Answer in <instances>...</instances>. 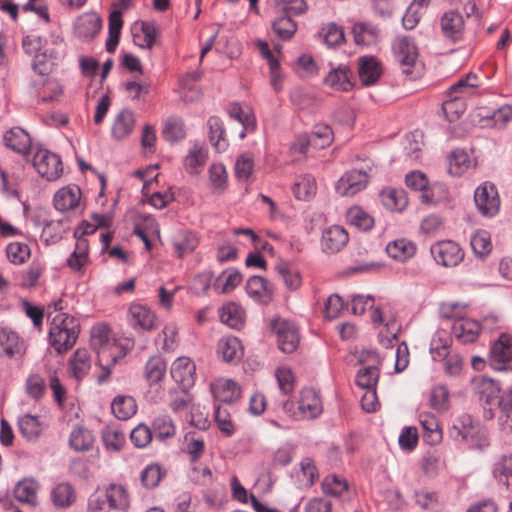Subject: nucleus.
<instances>
[{
    "instance_id": "f257e3e1",
    "label": "nucleus",
    "mask_w": 512,
    "mask_h": 512,
    "mask_svg": "<svg viewBox=\"0 0 512 512\" xmlns=\"http://www.w3.org/2000/svg\"><path fill=\"white\" fill-rule=\"evenodd\" d=\"M91 345L98 355V364L105 372L99 376L102 383L110 375L115 363L126 355L113 337L111 329L105 324H97L91 330Z\"/></svg>"
},
{
    "instance_id": "f03ea898",
    "label": "nucleus",
    "mask_w": 512,
    "mask_h": 512,
    "mask_svg": "<svg viewBox=\"0 0 512 512\" xmlns=\"http://www.w3.org/2000/svg\"><path fill=\"white\" fill-rule=\"evenodd\" d=\"M80 332L77 318L67 313H58L50 323L49 344L58 353H64L76 343Z\"/></svg>"
},
{
    "instance_id": "7ed1b4c3",
    "label": "nucleus",
    "mask_w": 512,
    "mask_h": 512,
    "mask_svg": "<svg viewBox=\"0 0 512 512\" xmlns=\"http://www.w3.org/2000/svg\"><path fill=\"white\" fill-rule=\"evenodd\" d=\"M368 313L369 320L374 328L381 325L385 326L387 334L384 335L383 331L378 334L379 341L388 346L392 340L396 339L399 328L394 320L385 322L383 312L380 306L375 305V299L371 295H354V315H364Z\"/></svg>"
},
{
    "instance_id": "20e7f679",
    "label": "nucleus",
    "mask_w": 512,
    "mask_h": 512,
    "mask_svg": "<svg viewBox=\"0 0 512 512\" xmlns=\"http://www.w3.org/2000/svg\"><path fill=\"white\" fill-rule=\"evenodd\" d=\"M478 86V78L475 74L469 73L461 77L447 91L448 99L443 103V111L449 121H454L465 111L464 98L472 94Z\"/></svg>"
},
{
    "instance_id": "39448f33",
    "label": "nucleus",
    "mask_w": 512,
    "mask_h": 512,
    "mask_svg": "<svg viewBox=\"0 0 512 512\" xmlns=\"http://www.w3.org/2000/svg\"><path fill=\"white\" fill-rule=\"evenodd\" d=\"M358 360L362 367L356 375L357 386L361 389L376 388L382 363L380 356L375 350L368 349L362 351Z\"/></svg>"
},
{
    "instance_id": "423d86ee",
    "label": "nucleus",
    "mask_w": 512,
    "mask_h": 512,
    "mask_svg": "<svg viewBox=\"0 0 512 512\" xmlns=\"http://www.w3.org/2000/svg\"><path fill=\"white\" fill-rule=\"evenodd\" d=\"M271 330L277 338L279 349L287 354L293 353L300 342L296 325L289 320L277 318L271 321Z\"/></svg>"
},
{
    "instance_id": "0eeeda50",
    "label": "nucleus",
    "mask_w": 512,
    "mask_h": 512,
    "mask_svg": "<svg viewBox=\"0 0 512 512\" xmlns=\"http://www.w3.org/2000/svg\"><path fill=\"white\" fill-rule=\"evenodd\" d=\"M489 364L496 371H512V336L499 335L489 352Z\"/></svg>"
},
{
    "instance_id": "6e6552de",
    "label": "nucleus",
    "mask_w": 512,
    "mask_h": 512,
    "mask_svg": "<svg viewBox=\"0 0 512 512\" xmlns=\"http://www.w3.org/2000/svg\"><path fill=\"white\" fill-rule=\"evenodd\" d=\"M127 323L136 332H150L158 327V316L148 306L135 302L128 307Z\"/></svg>"
},
{
    "instance_id": "1a4fd4ad",
    "label": "nucleus",
    "mask_w": 512,
    "mask_h": 512,
    "mask_svg": "<svg viewBox=\"0 0 512 512\" xmlns=\"http://www.w3.org/2000/svg\"><path fill=\"white\" fill-rule=\"evenodd\" d=\"M33 166L39 175L48 181L58 179L63 173L60 157L45 148L37 149L33 157Z\"/></svg>"
},
{
    "instance_id": "9d476101",
    "label": "nucleus",
    "mask_w": 512,
    "mask_h": 512,
    "mask_svg": "<svg viewBox=\"0 0 512 512\" xmlns=\"http://www.w3.org/2000/svg\"><path fill=\"white\" fill-rule=\"evenodd\" d=\"M474 202L478 212L485 217H494L500 209V198L494 184L484 182L474 193Z\"/></svg>"
},
{
    "instance_id": "9b49d317",
    "label": "nucleus",
    "mask_w": 512,
    "mask_h": 512,
    "mask_svg": "<svg viewBox=\"0 0 512 512\" xmlns=\"http://www.w3.org/2000/svg\"><path fill=\"white\" fill-rule=\"evenodd\" d=\"M438 28L446 41L457 43L464 38L465 18L459 11L448 10L440 16Z\"/></svg>"
},
{
    "instance_id": "f8f14e48",
    "label": "nucleus",
    "mask_w": 512,
    "mask_h": 512,
    "mask_svg": "<svg viewBox=\"0 0 512 512\" xmlns=\"http://www.w3.org/2000/svg\"><path fill=\"white\" fill-rule=\"evenodd\" d=\"M394 56L399 63L403 74L411 76L412 68L416 64L418 52L412 39L398 37L393 43Z\"/></svg>"
},
{
    "instance_id": "ddd939ff",
    "label": "nucleus",
    "mask_w": 512,
    "mask_h": 512,
    "mask_svg": "<svg viewBox=\"0 0 512 512\" xmlns=\"http://www.w3.org/2000/svg\"><path fill=\"white\" fill-rule=\"evenodd\" d=\"M435 261L445 267L457 266L464 258L460 246L453 241H441L431 246Z\"/></svg>"
},
{
    "instance_id": "4468645a",
    "label": "nucleus",
    "mask_w": 512,
    "mask_h": 512,
    "mask_svg": "<svg viewBox=\"0 0 512 512\" xmlns=\"http://www.w3.org/2000/svg\"><path fill=\"white\" fill-rule=\"evenodd\" d=\"M405 183L409 188L421 192L420 200L422 203L434 204L437 202L435 190L440 189V187H429V181L423 172L418 170L411 171L406 175Z\"/></svg>"
},
{
    "instance_id": "2eb2a0df",
    "label": "nucleus",
    "mask_w": 512,
    "mask_h": 512,
    "mask_svg": "<svg viewBox=\"0 0 512 512\" xmlns=\"http://www.w3.org/2000/svg\"><path fill=\"white\" fill-rule=\"evenodd\" d=\"M349 241L348 232L339 225H332L322 232L321 248L325 253L340 251Z\"/></svg>"
},
{
    "instance_id": "dca6fc26",
    "label": "nucleus",
    "mask_w": 512,
    "mask_h": 512,
    "mask_svg": "<svg viewBox=\"0 0 512 512\" xmlns=\"http://www.w3.org/2000/svg\"><path fill=\"white\" fill-rule=\"evenodd\" d=\"M17 426L20 434L30 442H35L46 429L47 424L44 419L38 415L24 413L17 419Z\"/></svg>"
},
{
    "instance_id": "f3484780",
    "label": "nucleus",
    "mask_w": 512,
    "mask_h": 512,
    "mask_svg": "<svg viewBox=\"0 0 512 512\" xmlns=\"http://www.w3.org/2000/svg\"><path fill=\"white\" fill-rule=\"evenodd\" d=\"M81 190L70 184L59 189L53 198V205L60 212L75 211L80 206Z\"/></svg>"
},
{
    "instance_id": "a211bd4d",
    "label": "nucleus",
    "mask_w": 512,
    "mask_h": 512,
    "mask_svg": "<svg viewBox=\"0 0 512 512\" xmlns=\"http://www.w3.org/2000/svg\"><path fill=\"white\" fill-rule=\"evenodd\" d=\"M493 479L506 491H512V454L499 455L491 465Z\"/></svg>"
},
{
    "instance_id": "6ab92c4d",
    "label": "nucleus",
    "mask_w": 512,
    "mask_h": 512,
    "mask_svg": "<svg viewBox=\"0 0 512 512\" xmlns=\"http://www.w3.org/2000/svg\"><path fill=\"white\" fill-rule=\"evenodd\" d=\"M25 352L24 341L13 330L0 327V357L14 358Z\"/></svg>"
},
{
    "instance_id": "aec40b11",
    "label": "nucleus",
    "mask_w": 512,
    "mask_h": 512,
    "mask_svg": "<svg viewBox=\"0 0 512 512\" xmlns=\"http://www.w3.org/2000/svg\"><path fill=\"white\" fill-rule=\"evenodd\" d=\"M382 75L380 61L374 56H361L358 59V77L362 86L374 85Z\"/></svg>"
},
{
    "instance_id": "412c9836",
    "label": "nucleus",
    "mask_w": 512,
    "mask_h": 512,
    "mask_svg": "<svg viewBox=\"0 0 512 512\" xmlns=\"http://www.w3.org/2000/svg\"><path fill=\"white\" fill-rule=\"evenodd\" d=\"M195 364L188 357L177 358L171 366V376L179 383L183 389L194 385L195 382Z\"/></svg>"
},
{
    "instance_id": "4be33fe9",
    "label": "nucleus",
    "mask_w": 512,
    "mask_h": 512,
    "mask_svg": "<svg viewBox=\"0 0 512 512\" xmlns=\"http://www.w3.org/2000/svg\"><path fill=\"white\" fill-rule=\"evenodd\" d=\"M376 173V166L370 158H354V193L363 191Z\"/></svg>"
},
{
    "instance_id": "5701e85b",
    "label": "nucleus",
    "mask_w": 512,
    "mask_h": 512,
    "mask_svg": "<svg viewBox=\"0 0 512 512\" xmlns=\"http://www.w3.org/2000/svg\"><path fill=\"white\" fill-rule=\"evenodd\" d=\"M298 409L302 418L313 419L318 417L323 410L318 393L312 388L303 389L301 391Z\"/></svg>"
},
{
    "instance_id": "b1692460",
    "label": "nucleus",
    "mask_w": 512,
    "mask_h": 512,
    "mask_svg": "<svg viewBox=\"0 0 512 512\" xmlns=\"http://www.w3.org/2000/svg\"><path fill=\"white\" fill-rule=\"evenodd\" d=\"M5 145L16 153L26 155L31 149L30 135L20 127H13L3 135Z\"/></svg>"
},
{
    "instance_id": "393cba45",
    "label": "nucleus",
    "mask_w": 512,
    "mask_h": 512,
    "mask_svg": "<svg viewBox=\"0 0 512 512\" xmlns=\"http://www.w3.org/2000/svg\"><path fill=\"white\" fill-rule=\"evenodd\" d=\"M134 125V113L127 108L120 110L114 117L111 126L112 138L115 140H123L127 138L132 133Z\"/></svg>"
},
{
    "instance_id": "a878e982",
    "label": "nucleus",
    "mask_w": 512,
    "mask_h": 512,
    "mask_svg": "<svg viewBox=\"0 0 512 512\" xmlns=\"http://www.w3.org/2000/svg\"><path fill=\"white\" fill-rule=\"evenodd\" d=\"M213 396L222 403H232L240 398V386L231 379L220 378L211 385Z\"/></svg>"
},
{
    "instance_id": "bb28decb",
    "label": "nucleus",
    "mask_w": 512,
    "mask_h": 512,
    "mask_svg": "<svg viewBox=\"0 0 512 512\" xmlns=\"http://www.w3.org/2000/svg\"><path fill=\"white\" fill-rule=\"evenodd\" d=\"M101 28V20L95 13H84L75 22V34L80 39L93 38Z\"/></svg>"
},
{
    "instance_id": "cd10ccee",
    "label": "nucleus",
    "mask_w": 512,
    "mask_h": 512,
    "mask_svg": "<svg viewBox=\"0 0 512 512\" xmlns=\"http://www.w3.org/2000/svg\"><path fill=\"white\" fill-rule=\"evenodd\" d=\"M472 386L481 401L487 404L492 403L499 396L500 386L492 378L478 376L473 378Z\"/></svg>"
},
{
    "instance_id": "c85d7f7f",
    "label": "nucleus",
    "mask_w": 512,
    "mask_h": 512,
    "mask_svg": "<svg viewBox=\"0 0 512 512\" xmlns=\"http://www.w3.org/2000/svg\"><path fill=\"white\" fill-rule=\"evenodd\" d=\"M249 297L258 302H267L273 295L272 285L261 276H251L246 283Z\"/></svg>"
},
{
    "instance_id": "c756f323",
    "label": "nucleus",
    "mask_w": 512,
    "mask_h": 512,
    "mask_svg": "<svg viewBox=\"0 0 512 512\" xmlns=\"http://www.w3.org/2000/svg\"><path fill=\"white\" fill-rule=\"evenodd\" d=\"M217 354L225 362L238 361L242 357V345L234 336L222 337L217 343Z\"/></svg>"
},
{
    "instance_id": "7c9ffc66",
    "label": "nucleus",
    "mask_w": 512,
    "mask_h": 512,
    "mask_svg": "<svg viewBox=\"0 0 512 512\" xmlns=\"http://www.w3.org/2000/svg\"><path fill=\"white\" fill-rule=\"evenodd\" d=\"M481 330L480 323L472 319H459L452 327L454 336L462 343L474 342Z\"/></svg>"
},
{
    "instance_id": "2f4dec72",
    "label": "nucleus",
    "mask_w": 512,
    "mask_h": 512,
    "mask_svg": "<svg viewBox=\"0 0 512 512\" xmlns=\"http://www.w3.org/2000/svg\"><path fill=\"white\" fill-rule=\"evenodd\" d=\"M167 364L161 355H154L148 359L144 366V378L152 386L159 384L165 377Z\"/></svg>"
},
{
    "instance_id": "473e14b6",
    "label": "nucleus",
    "mask_w": 512,
    "mask_h": 512,
    "mask_svg": "<svg viewBox=\"0 0 512 512\" xmlns=\"http://www.w3.org/2000/svg\"><path fill=\"white\" fill-rule=\"evenodd\" d=\"M38 489L39 484L35 479L24 478L17 482L13 493L17 501L29 505H35L37 502Z\"/></svg>"
},
{
    "instance_id": "72a5a7b5",
    "label": "nucleus",
    "mask_w": 512,
    "mask_h": 512,
    "mask_svg": "<svg viewBox=\"0 0 512 512\" xmlns=\"http://www.w3.org/2000/svg\"><path fill=\"white\" fill-rule=\"evenodd\" d=\"M419 422L423 428V439L430 445H437L442 441V430L438 419L430 413H421Z\"/></svg>"
},
{
    "instance_id": "f704fd0d",
    "label": "nucleus",
    "mask_w": 512,
    "mask_h": 512,
    "mask_svg": "<svg viewBox=\"0 0 512 512\" xmlns=\"http://www.w3.org/2000/svg\"><path fill=\"white\" fill-rule=\"evenodd\" d=\"M173 247L179 258L191 254L198 246L199 240L197 235L189 230L178 231L172 240Z\"/></svg>"
},
{
    "instance_id": "c9c22d12",
    "label": "nucleus",
    "mask_w": 512,
    "mask_h": 512,
    "mask_svg": "<svg viewBox=\"0 0 512 512\" xmlns=\"http://www.w3.org/2000/svg\"><path fill=\"white\" fill-rule=\"evenodd\" d=\"M474 165L473 159L464 149H455L448 156V172L450 175L461 176Z\"/></svg>"
},
{
    "instance_id": "e433bc0d",
    "label": "nucleus",
    "mask_w": 512,
    "mask_h": 512,
    "mask_svg": "<svg viewBox=\"0 0 512 512\" xmlns=\"http://www.w3.org/2000/svg\"><path fill=\"white\" fill-rule=\"evenodd\" d=\"M380 197L383 205L391 211L401 212L408 205L407 194L403 189L385 188Z\"/></svg>"
},
{
    "instance_id": "4c0bfd02",
    "label": "nucleus",
    "mask_w": 512,
    "mask_h": 512,
    "mask_svg": "<svg viewBox=\"0 0 512 512\" xmlns=\"http://www.w3.org/2000/svg\"><path fill=\"white\" fill-rule=\"evenodd\" d=\"M351 77L350 68L340 65L326 76L325 83L334 90L349 91L352 89Z\"/></svg>"
},
{
    "instance_id": "58836bf2",
    "label": "nucleus",
    "mask_w": 512,
    "mask_h": 512,
    "mask_svg": "<svg viewBox=\"0 0 512 512\" xmlns=\"http://www.w3.org/2000/svg\"><path fill=\"white\" fill-rule=\"evenodd\" d=\"M229 115L243 127L239 134L240 138H244L246 132H250L255 129L256 118L249 107H242L239 104H233L230 107Z\"/></svg>"
},
{
    "instance_id": "ea45409f",
    "label": "nucleus",
    "mask_w": 512,
    "mask_h": 512,
    "mask_svg": "<svg viewBox=\"0 0 512 512\" xmlns=\"http://www.w3.org/2000/svg\"><path fill=\"white\" fill-rule=\"evenodd\" d=\"M220 321L233 329H239L244 323V311L235 302L224 304L219 310Z\"/></svg>"
},
{
    "instance_id": "a19ab883",
    "label": "nucleus",
    "mask_w": 512,
    "mask_h": 512,
    "mask_svg": "<svg viewBox=\"0 0 512 512\" xmlns=\"http://www.w3.org/2000/svg\"><path fill=\"white\" fill-rule=\"evenodd\" d=\"M415 251V245L407 239H397L386 246L388 256L399 262H405L413 257Z\"/></svg>"
},
{
    "instance_id": "79ce46f5",
    "label": "nucleus",
    "mask_w": 512,
    "mask_h": 512,
    "mask_svg": "<svg viewBox=\"0 0 512 512\" xmlns=\"http://www.w3.org/2000/svg\"><path fill=\"white\" fill-rule=\"evenodd\" d=\"M112 413L120 420H128L137 411L136 401L127 395H118L111 403Z\"/></svg>"
},
{
    "instance_id": "37998d69",
    "label": "nucleus",
    "mask_w": 512,
    "mask_h": 512,
    "mask_svg": "<svg viewBox=\"0 0 512 512\" xmlns=\"http://www.w3.org/2000/svg\"><path fill=\"white\" fill-rule=\"evenodd\" d=\"M157 36L156 25L153 22H141L138 27L135 25L133 28V39L135 44L141 48L150 49Z\"/></svg>"
},
{
    "instance_id": "c03bdc74",
    "label": "nucleus",
    "mask_w": 512,
    "mask_h": 512,
    "mask_svg": "<svg viewBox=\"0 0 512 512\" xmlns=\"http://www.w3.org/2000/svg\"><path fill=\"white\" fill-rule=\"evenodd\" d=\"M72 375L80 380L85 377L91 368V358L86 349H77L69 361Z\"/></svg>"
},
{
    "instance_id": "a18cd8bd",
    "label": "nucleus",
    "mask_w": 512,
    "mask_h": 512,
    "mask_svg": "<svg viewBox=\"0 0 512 512\" xmlns=\"http://www.w3.org/2000/svg\"><path fill=\"white\" fill-rule=\"evenodd\" d=\"M105 499L112 509L124 511L129 507V495L123 485L111 484L106 490Z\"/></svg>"
},
{
    "instance_id": "49530a36",
    "label": "nucleus",
    "mask_w": 512,
    "mask_h": 512,
    "mask_svg": "<svg viewBox=\"0 0 512 512\" xmlns=\"http://www.w3.org/2000/svg\"><path fill=\"white\" fill-rule=\"evenodd\" d=\"M94 437L88 429L76 427L72 430L69 444L75 451H87L92 448Z\"/></svg>"
},
{
    "instance_id": "de8ad7c7",
    "label": "nucleus",
    "mask_w": 512,
    "mask_h": 512,
    "mask_svg": "<svg viewBox=\"0 0 512 512\" xmlns=\"http://www.w3.org/2000/svg\"><path fill=\"white\" fill-rule=\"evenodd\" d=\"M205 150L197 145L193 146L184 158V167L190 174H198L206 162Z\"/></svg>"
},
{
    "instance_id": "09e8293b",
    "label": "nucleus",
    "mask_w": 512,
    "mask_h": 512,
    "mask_svg": "<svg viewBox=\"0 0 512 512\" xmlns=\"http://www.w3.org/2000/svg\"><path fill=\"white\" fill-rule=\"evenodd\" d=\"M291 15L283 13L272 22V29L281 40L291 39L297 30V25Z\"/></svg>"
},
{
    "instance_id": "8fccbe9b",
    "label": "nucleus",
    "mask_w": 512,
    "mask_h": 512,
    "mask_svg": "<svg viewBox=\"0 0 512 512\" xmlns=\"http://www.w3.org/2000/svg\"><path fill=\"white\" fill-rule=\"evenodd\" d=\"M242 281V275L234 268L223 271L216 279L215 286L221 293L232 292Z\"/></svg>"
},
{
    "instance_id": "3c124183",
    "label": "nucleus",
    "mask_w": 512,
    "mask_h": 512,
    "mask_svg": "<svg viewBox=\"0 0 512 512\" xmlns=\"http://www.w3.org/2000/svg\"><path fill=\"white\" fill-rule=\"evenodd\" d=\"M315 178L311 175L300 176L293 186V193L299 200H308L316 194Z\"/></svg>"
},
{
    "instance_id": "603ef678",
    "label": "nucleus",
    "mask_w": 512,
    "mask_h": 512,
    "mask_svg": "<svg viewBox=\"0 0 512 512\" xmlns=\"http://www.w3.org/2000/svg\"><path fill=\"white\" fill-rule=\"evenodd\" d=\"M209 139L211 144L218 152L224 151L227 148V142L224 138L223 123L218 117H210L208 120Z\"/></svg>"
},
{
    "instance_id": "864d4df0",
    "label": "nucleus",
    "mask_w": 512,
    "mask_h": 512,
    "mask_svg": "<svg viewBox=\"0 0 512 512\" xmlns=\"http://www.w3.org/2000/svg\"><path fill=\"white\" fill-rule=\"evenodd\" d=\"M53 503L57 507H68L74 503L76 495L73 487L69 483L58 484L51 492Z\"/></svg>"
},
{
    "instance_id": "5fc2aeb1",
    "label": "nucleus",
    "mask_w": 512,
    "mask_h": 512,
    "mask_svg": "<svg viewBox=\"0 0 512 512\" xmlns=\"http://www.w3.org/2000/svg\"><path fill=\"white\" fill-rule=\"evenodd\" d=\"M308 136L314 150L324 149L333 141V132L326 125L316 126Z\"/></svg>"
},
{
    "instance_id": "6e6d98bb",
    "label": "nucleus",
    "mask_w": 512,
    "mask_h": 512,
    "mask_svg": "<svg viewBox=\"0 0 512 512\" xmlns=\"http://www.w3.org/2000/svg\"><path fill=\"white\" fill-rule=\"evenodd\" d=\"M162 133L163 137L169 142H177L184 139L186 131L182 119L176 117L169 118L164 124Z\"/></svg>"
},
{
    "instance_id": "4d7b16f0",
    "label": "nucleus",
    "mask_w": 512,
    "mask_h": 512,
    "mask_svg": "<svg viewBox=\"0 0 512 512\" xmlns=\"http://www.w3.org/2000/svg\"><path fill=\"white\" fill-rule=\"evenodd\" d=\"M165 476V472L158 464H149L141 472V482L147 489L157 487Z\"/></svg>"
},
{
    "instance_id": "13d9d810",
    "label": "nucleus",
    "mask_w": 512,
    "mask_h": 512,
    "mask_svg": "<svg viewBox=\"0 0 512 512\" xmlns=\"http://www.w3.org/2000/svg\"><path fill=\"white\" fill-rule=\"evenodd\" d=\"M376 28L368 23L354 24V42L358 45H370L376 41Z\"/></svg>"
},
{
    "instance_id": "bf43d9fd",
    "label": "nucleus",
    "mask_w": 512,
    "mask_h": 512,
    "mask_svg": "<svg viewBox=\"0 0 512 512\" xmlns=\"http://www.w3.org/2000/svg\"><path fill=\"white\" fill-rule=\"evenodd\" d=\"M470 244L474 253L479 257L486 256L492 249L490 235L485 230L475 232L471 237Z\"/></svg>"
},
{
    "instance_id": "052dcab7",
    "label": "nucleus",
    "mask_w": 512,
    "mask_h": 512,
    "mask_svg": "<svg viewBox=\"0 0 512 512\" xmlns=\"http://www.w3.org/2000/svg\"><path fill=\"white\" fill-rule=\"evenodd\" d=\"M153 429L156 437L165 440L175 436L176 427L172 419L167 415H160L153 421Z\"/></svg>"
},
{
    "instance_id": "680f3d73",
    "label": "nucleus",
    "mask_w": 512,
    "mask_h": 512,
    "mask_svg": "<svg viewBox=\"0 0 512 512\" xmlns=\"http://www.w3.org/2000/svg\"><path fill=\"white\" fill-rule=\"evenodd\" d=\"M6 255L8 260L16 265L23 264L30 256V248L22 242H12L6 247Z\"/></svg>"
},
{
    "instance_id": "e2e57ef3",
    "label": "nucleus",
    "mask_w": 512,
    "mask_h": 512,
    "mask_svg": "<svg viewBox=\"0 0 512 512\" xmlns=\"http://www.w3.org/2000/svg\"><path fill=\"white\" fill-rule=\"evenodd\" d=\"M430 406L437 412H444L449 408V392L443 385L432 388L429 398Z\"/></svg>"
},
{
    "instance_id": "0e129e2a",
    "label": "nucleus",
    "mask_w": 512,
    "mask_h": 512,
    "mask_svg": "<svg viewBox=\"0 0 512 512\" xmlns=\"http://www.w3.org/2000/svg\"><path fill=\"white\" fill-rule=\"evenodd\" d=\"M25 390L29 397L34 400H39L43 397L46 391V383L42 376L38 374H31L26 379Z\"/></svg>"
},
{
    "instance_id": "69168bd1",
    "label": "nucleus",
    "mask_w": 512,
    "mask_h": 512,
    "mask_svg": "<svg viewBox=\"0 0 512 512\" xmlns=\"http://www.w3.org/2000/svg\"><path fill=\"white\" fill-rule=\"evenodd\" d=\"M276 269L288 289L296 290L300 287L302 279L297 270L285 263L277 265Z\"/></svg>"
},
{
    "instance_id": "338daca9",
    "label": "nucleus",
    "mask_w": 512,
    "mask_h": 512,
    "mask_svg": "<svg viewBox=\"0 0 512 512\" xmlns=\"http://www.w3.org/2000/svg\"><path fill=\"white\" fill-rule=\"evenodd\" d=\"M103 442L107 449L117 451L125 442V434L117 427H107L102 433Z\"/></svg>"
},
{
    "instance_id": "774afa93",
    "label": "nucleus",
    "mask_w": 512,
    "mask_h": 512,
    "mask_svg": "<svg viewBox=\"0 0 512 512\" xmlns=\"http://www.w3.org/2000/svg\"><path fill=\"white\" fill-rule=\"evenodd\" d=\"M322 488L325 494L338 496L348 489V483L342 477L333 474L325 477Z\"/></svg>"
}]
</instances>
